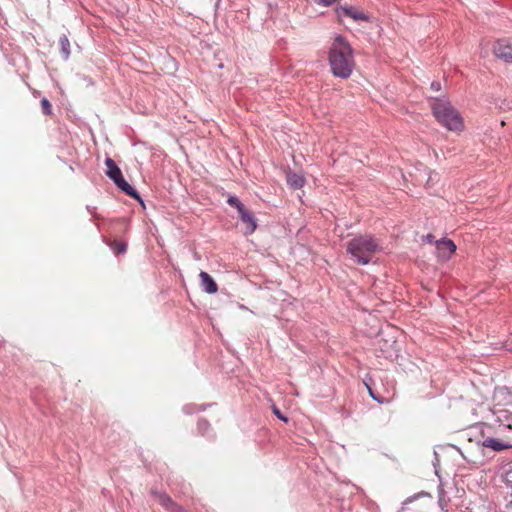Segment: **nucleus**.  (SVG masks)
<instances>
[{
  "instance_id": "nucleus-5",
  "label": "nucleus",
  "mask_w": 512,
  "mask_h": 512,
  "mask_svg": "<svg viewBox=\"0 0 512 512\" xmlns=\"http://www.w3.org/2000/svg\"><path fill=\"white\" fill-rule=\"evenodd\" d=\"M482 444L495 451L512 448V424H500L496 430V437L486 438Z\"/></svg>"
},
{
  "instance_id": "nucleus-19",
  "label": "nucleus",
  "mask_w": 512,
  "mask_h": 512,
  "mask_svg": "<svg viewBox=\"0 0 512 512\" xmlns=\"http://www.w3.org/2000/svg\"><path fill=\"white\" fill-rule=\"evenodd\" d=\"M431 86H432V88L434 90H439L440 89V83L439 82H436V83L433 82Z\"/></svg>"
},
{
  "instance_id": "nucleus-2",
  "label": "nucleus",
  "mask_w": 512,
  "mask_h": 512,
  "mask_svg": "<svg viewBox=\"0 0 512 512\" xmlns=\"http://www.w3.org/2000/svg\"><path fill=\"white\" fill-rule=\"evenodd\" d=\"M380 250L379 242L369 235L357 236L347 243V252L361 265L368 264L373 255Z\"/></svg>"
},
{
  "instance_id": "nucleus-16",
  "label": "nucleus",
  "mask_w": 512,
  "mask_h": 512,
  "mask_svg": "<svg viewBox=\"0 0 512 512\" xmlns=\"http://www.w3.org/2000/svg\"><path fill=\"white\" fill-rule=\"evenodd\" d=\"M41 107H42L44 114L50 115L52 113V106H51L50 102L48 101V99L43 98L41 100Z\"/></svg>"
},
{
  "instance_id": "nucleus-1",
  "label": "nucleus",
  "mask_w": 512,
  "mask_h": 512,
  "mask_svg": "<svg viewBox=\"0 0 512 512\" xmlns=\"http://www.w3.org/2000/svg\"><path fill=\"white\" fill-rule=\"evenodd\" d=\"M329 64L335 77L347 79L355 66L353 50L347 40L337 36L329 51Z\"/></svg>"
},
{
  "instance_id": "nucleus-15",
  "label": "nucleus",
  "mask_w": 512,
  "mask_h": 512,
  "mask_svg": "<svg viewBox=\"0 0 512 512\" xmlns=\"http://www.w3.org/2000/svg\"><path fill=\"white\" fill-rule=\"evenodd\" d=\"M227 202L229 205L235 207L238 210V212L242 211L245 208L244 205L240 202V200L235 196L229 197Z\"/></svg>"
},
{
  "instance_id": "nucleus-11",
  "label": "nucleus",
  "mask_w": 512,
  "mask_h": 512,
  "mask_svg": "<svg viewBox=\"0 0 512 512\" xmlns=\"http://www.w3.org/2000/svg\"><path fill=\"white\" fill-rule=\"evenodd\" d=\"M241 221L246 224V234H252L256 228L257 223L256 219L250 211L246 210L245 208L239 212Z\"/></svg>"
},
{
  "instance_id": "nucleus-3",
  "label": "nucleus",
  "mask_w": 512,
  "mask_h": 512,
  "mask_svg": "<svg viewBox=\"0 0 512 512\" xmlns=\"http://www.w3.org/2000/svg\"><path fill=\"white\" fill-rule=\"evenodd\" d=\"M433 114L440 124L450 131H462L463 120L454 107L446 101H435L432 105Z\"/></svg>"
},
{
  "instance_id": "nucleus-12",
  "label": "nucleus",
  "mask_w": 512,
  "mask_h": 512,
  "mask_svg": "<svg viewBox=\"0 0 512 512\" xmlns=\"http://www.w3.org/2000/svg\"><path fill=\"white\" fill-rule=\"evenodd\" d=\"M286 178L288 185L294 190L302 188L305 184V178L298 173L289 171Z\"/></svg>"
},
{
  "instance_id": "nucleus-20",
  "label": "nucleus",
  "mask_w": 512,
  "mask_h": 512,
  "mask_svg": "<svg viewBox=\"0 0 512 512\" xmlns=\"http://www.w3.org/2000/svg\"><path fill=\"white\" fill-rule=\"evenodd\" d=\"M507 481L512 483V470L507 472Z\"/></svg>"
},
{
  "instance_id": "nucleus-22",
  "label": "nucleus",
  "mask_w": 512,
  "mask_h": 512,
  "mask_svg": "<svg viewBox=\"0 0 512 512\" xmlns=\"http://www.w3.org/2000/svg\"><path fill=\"white\" fill-rule=\"evenodd\" d=\"M501 126L504 127L505 126V121H501Z\"/></svg>"
},
{
  "instance_id": "nucleus-9",
  "label": "nucleus",
  "mask_w": 512,
  "mask_h": 512,
  "mask_svg": "<svg viewBox=\"0 0 512 512\" xmlns=\"http://www.w3.org/2000/svg\"><path fill=\"white\" fill-rule=\"evenodd\" d=\"M438 256L442 259H449L456 251L455 243L450 239H443L436 242Z\"/></svg>"
},
{
  "instance_id": "nucleus-10",
  "label": "nucleus",
  "mask_w": 512,
  "mask_h": 512,
  "mask_svg": "<svg viewBox=\"0 0 512 512\" xmlns=\"http://www.w3.org/2000/svg\"><path fill=\"white\" fill-rule=\"evenodd\" d=\"M199 277L201 281V286L205 292L209 294H214L218 291L217 283L207 272L201 271Z\"/></svg>"
},
{
  "instance_id": "nucleus-21",
  "label": "nucleus",
  "mask_w": 512,
  "mask_h": 512,
  "mask_svg": "<svg viewBox=\"0 0 512 512\" xmlns=\"http://www.w3.org/2000/svg\"><path fill=\"white\" fill-rule=\"evenodd\" d=\"M427 239H428V241H429V242H432V240H433V236L429 234V235L427 236Z\"/></svg>"
},
{
  "instance_id": "nucleus-6",
  "label": "nucleus",
  "mask_w": 512,
  "mask_h": 512,
  "mask_svg": "<svg viewBox=\"0 0 512 512\" xmlns=\"http://www.w3.org/2000/svg\"><path fill=\"white\" fill-rule=\"evenodd\" d=\"M492 52L497 58L512 63V40H497L493 45Z\"/></svg>"
},
{
  "instance_id": "nucleus-4",
  "label": "nucleus",
  "mask_w": 512,
  "mask_h": 512,
  "mask_svg": "<svg viewBox=\"0 0 512 512\" xmlns=\"http://www.w3.org/2000/svg\"><path fill=\"white\" fill-rule=\"evenodd\" d=\"M107 167L106 175L115 183V185L128 196L140 200L139 193L124 179L120 168L112 158L105 159Z\"/></svg>"
},
{
  "instance_id": "nucleus-13",
  "label": "nucleus",
  "mask_w": 512,
  "mask_h": 512,
  "mask_svg": "<svg viewBox=\"0 0 512 512\" xmlns=\"http://www.w3.org/2000/svg\"><path fill=\"white\" fill-rule=\"evenodd\" d=\"M58 44L60 46L61 53H62L64 59H68V57L70 55V42H69L68 38L65 35H63L62 37L59 38Z\"/></svg>"
},
{
  "instance_id": "nucleus-18",
  "label": "nucleus",
  "mask_w": 512,
  "mask_h": 512,
  "mask_svg": "<svg viewBox=\"0 0 512 512\" xmlns=\"http://www.w3.org/2000/svg\"><path fill=\"white\" fill-rule=\"evenodd\" d=\"M367 387H368V391H369L370 396L373 397L375 400H377L378 402L381 403V401L377 397H375V395L373 394L372 389L369 386H367Z\"/></svg>"
},
{
  "instance_id": "nucleus-14",
  "label": "nucleus",
  "mask_w": 512,
  "mask_h": 512,
  "mask_svg": "<svg viewBox=\"0 0 512 512\" xmlns=\"http://www.w3.org/2000/svg\"><path fill=\"white\" fill-rule=\"evenodd\" d=\"M109 246L116 255L125 253L127 250V243L119 240H114L110 242Z\"/></svg>"
},
{
  "instance_id": "nucleus-7",
  "label": "nucleus",
  "mask_w": 512,
  "mask_h": 512,
  "mask_svg": "<svg viewBox=\"0 0 512 512\" xmlns=\"http://www.w3.org/2000/svg\"><path fill=\"white\" fill-rule=\"evenodd\" d=\"M156 501L168 512H187L181 505L176 503L168 494L152 491Z\"/></svg>"
},
{
  "instance_id": "nucleus-8",
  "label": "nucleus",
  "mask_w": 512,
  "mask_h": 512,
  "mask_svg": "<svg viewBox=\"0 0 512 512\" xmlns=\"http://www.w3.org/2000/svg\"><path fill=\"white\" fill-rule=\"evenodd\" d=\"M336 14L339 18V20L343 17H349L353 19L354 21H367L368 16L360 9L354 7V6H340L336 8Z\"/></svg>"
},
{
  "instance_id": "nucleus-17",
  "label": "nucleus",
  "mask_w": 512,
  "mask_h": 512,
  "mask_svg": "<svg viewBox=\"0 0 512 512\" xmlns=\"http://www.w3.org/2000/svg\"><path fill=\"white\" fill-rule=\"evenodd\" d=\"M273 412H274V414H275L279 419L283 420L284 422H287V421H288V419H287L285 416H283V415H282V413L280 412V410H279L278 408L274 407V408H273Z\"/></svg>"
}]
</instances>
